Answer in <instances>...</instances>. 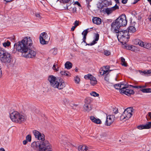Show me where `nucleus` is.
Listing matches in <instances>:
<instances>
[{
    "label": "nucleus",
    "instance_id": "1",
    "mask_svg": "<svg viewBox=\"0 0 151 151\" xmlns=\"http://www.w3.org/2000/svg\"><path fill=\"white\" fill-rule=\"evenodd\" d=\"M32 44V42L31 38L26 37L21 41L15 43L14 47L17 51L24 54L28 51L29 47L31 46Z\"/></svg>",
    "mask_w": 151,
    "mask_h": 151
},
{
    "label": "nucleus",
    "instance_id": "2",
    "mask_svg": "<svg viewBox=\"0 0 151 151\" xmlns=\"http://www.w3.org/2000/svg\"><path fill=\"white\" fill-rule=\"evenodd\" d=\"M31 146L35 150H38L39 149L40 151H52L50 144L47 140L33 142Z\"/></svg>",
    "mask_w": 151,
    "mask_h": 151
},
{
    "label": "nucleus",
    "instance_id": "3",
    "mask_svg": "<svg viewBox=\"0 0 151 151\" xmlns=\"http://www.w3.org/2000/svg\"><path fill=\"white\" fill-rule=\"evenodd\" d=\"M10 117L13 122L19 124L24 122L27 118L25 114L17 111H14L10 114Z\"/></svg>",
    "mask_w": 151,
    "mask_h": 151
},
{
    "label": "nucleus",
    "instance_id": "4",
    "mask_svg": "<svg viewBox=\"0 0 151 151\" xmlns=\"http://www.w3.org/2000/svg\"><path fill=\"white\" fill-rule=\"evenodd\" d=\"M114 86L116 89L119 90V92L121 93H124L128 96L134 93L133 90L129 89V85L121 83L119 84H115Z\"/></svg>",
    "mask_w": 151,
    "mask_h": 151
},
{
    "label": "nucleus",
    "instance_id": "5",
    "mask_svg": "<svg viewBox=\"0 0 151 151\" xmlns=\"http://www.w3.org/2000/svg\"><path fill=\"white\" fill-rule=\"evenodd\" d=\"M117 37L119 41L122 44H126L129 41V36L127 31H119L117 33Z\"/></svg>",
    "mask_w": 151,
    "mask_h": 151
},
{
    "label": "nucleus",
    "instance_id": "6",
    "mask_svg": "<svg viewBox=\"0 0 151 151\" xmlns=\"http://www.w3.org/2000/svg\"><path fill=\"white\" fill-rule=\"evenodd\" d=\"M133 109L132 108H127L124 111V112L121 116L120 118L122 119H125L128 120L132 116V113Z\"/></svg>",
    "mask_w": 151,
    "mask_h": 151
},
{
    "label": "nucleus",
    "instance_id": "7",
    "mask_svg": "<svg viewBox=\"0 0 151 151\" xmlns=\"http://www.w3.org/2000/svg\"><path fill=\"white\" fill-rule=\"evenodd\" d=\"M115 21L120 27L124 26L127 24V20H126V16L125 14H122Z\"/></svg>",
    "mask_w": 151,
    "mask_h": 151
},
{
    "label": "nucleus",
    "instance_id": "8",
    "mask_svg": "<svg viewBox=\"0 0 151 151\" xmlns=\"http://www.w3.org/2000/svg\"><path fill=\"white\" fill-rule=\"evenodd\" d=\"M50 86L54 88H57L60 90L65 87V82L60 81V80L58 81L57 79L50 85Z\"/></svg>",
    "mask_w": 151,
    "mask_h": 151
},
{
    "label": "nucleus",
    "instance_id": "9",
    "mask_svg": "<svg viewBox=\"0 0 151 151\" xmlns=\"http://www.w3.org/2000/svg\"><path fill=\"white\" fill-rule=\"evenodd\" d=\"M83 111L85 112H89L92 109L91 105L89 100L85 99V104L83 106Z\"/></svg>",
    "mask_w": 151,
    "mask_h": 151
},
{
    "label": "nucleus",
    "instance_id": "10",
    "mask_svg": "<svg viewBox=\"0 0 151 151\" xmlns=\"http://www.w3.org/2000/svg\"><path fill=\"white\" fill-rule=\"evenodd\" d=\"M36 51L33 50L29 49L28 52H27L23 55L24 57L27 58H33L36 56Z\"/></svg>",
    "mask_w": 151,
    "mask_h": 151
},
{
    "label": "nucleus",
    "instance_id": "11",
    "mask_svg": "<svg viewBox=\"0 0 151 151\" xmlns=\"http://www.w3.org/2000/svg\"><path fill=\"white\" fill-rule=\"evenodd\" d=\"M84 78L86 79L90 80V83L93 86L95 85L97 83V81L96 78L90 74L85 75Z\"/></svg>",
    "mask_w": 151,
    "mask_h": 151
},
{
    "label": "nucleus",
    "instance_id": "12",
    "mask_svg": "<svg viewBox=\"0 0 151 151\" xmlns=\"http://www.w3.org/2000/svg\"><path fill=\"white\" fill-rule=\"evenodd\" d=\"M120 27V26L115 21L111 24V31L114 33H117L119 31Z\"/></svg>",
    "mask_w": 151,
    "mask_h": 151
},
{
    "label": "nucleus",
    "instance_id": "13",
    "mask_svg": "<svg viewBox=\"0 0 151 151\" xmlns=\"http://www.w3.org/2000/svg\"><path fill=\"white\" fill-rule=\"evenodd\" d=\"M115 118V116L113 115L107 116L106 125L107 126H110L114 120Z\"/></svg>",
    "mask_w": 151,
    "mask_h": 151
},
{
    "label": "nucleus",
    "instance_id": "14",
    "mask_svg": "<svg viewBox=\"0 0 151 151\" xmlns=\"http://www.w3.org/2000/svg\"><path fill=\"white\" fill-rule=\"evenodd\" d=\"M11 56L8 52L3 58L0 59L1 61L5 63H9L11 61Z\"/></svg>",
    "mask_w": 151,
    "mask_h": 151
},
{
    "label": "nucleus",
    "instance_id": "15",
    "mask_svg": "<svg viewBox=\"0 0 151 151\" xmlns=\"http://www.w3.org/2000/svg\"><path fill=\"white\" fill-rule=\"evenodd\" d=\"M151 127V122H149L145 125H140L137 126L139 129H149Z\"/></svg>",
    "mask_w": 151,
    "mask_h": 151
},
{
    "label": "nucleus",
    "instance_id": "16",
    "mask_svg": "<svg viewBox=\"0 0 151 151\" xmlns=\"http://www.w3.org/2000/svg\"><path fill=\"white\" fill-rule=\"evenodd\" d=\"M139 73L142 75L147 76H151V69L145 70L143 71L140 70L139 71Z\"/></svg>",
    "mask_w": 151,
    "mask_h": 151
},
{
    "label": "nucleus",
    "instance_id": "17",
    "mask_svg": "<svg viewBox=\"0 0 151 151\" xmlns=\"http://www.w3.org/2000/svg\"><path fill=\"white\" fill-rule=\"evenodd\" d=\"M63 144L65 146L66 149H67V151H69L70 150V151H72L71 148L74 147V146L70 144L69 142H64Z\"/></svg>",
    "mask_w": 151,
    "mask_h": 151
},
{
    "label": "nucleus",
    "instance_id": "18",
    "mask_svg": "<svg viewBox=\"0 0 151 151\" xmlns=\"http://www.w3.org/2000/svg\"><path fill=\"white\" fill-rule=\"evenodd\" d=\"M79 151H89L88 147L85 145H80L78 147Z\"/></svg>",
    "mask_w": 151,
    "mask_h": 151
},
{
    "label": "nucleus",
    "instance_id": "19",
    "mask_svg": "<svg viewBox=\"0 0 151 151\" xmlns=\"http://www.w3.org/2000/svg\"><path fill=\"white\" fill-rule=\"evenodd\" d=\"M99 35L98 33L95 34V38L92 42L88 44L87 45H93L97 43V41L99 40Z\"/></svg>",
    "mask_w": 151,
    "mask_h": 151
},
{
    "label": "nucleus",
    "instance_id": "20",
    "mask_svg": "<svg viewBox=\"0 0 151 151\" xmlns=\"http://www.w3.org/2000/svg\"><path fill=\"white\" fill-rule=\"evenodd\" d=\"M90 119L93 122L97 124H101V121L99 119H96L93 116H91Z\"/></svg>",
    "mask_w": 151,
    "mask_h": 151
},
{
    "label": "nucleus",
    "instance_id": "21",
    "mask_svg": "<svg viewBox=\"0 0 151 151\" xmlns=\"http://www.w3.org/2000/svg\"><path fill=\"white\" fill-rule=\"evenodd\" d=\"M93 22L97 24H99L101 23V19L97 17H93L92 19Z\"/></svg>",
    "mask_w": 151,
    "mask_h": 151
},
{
    "label": "nucleus",
    "instance_id": "22",
    "mask_svg": "<svg viewBox=\"0 0 151 151\" xmlns=\"http://www.w3.org/2000/svg\"><path fill=\"white\" fill-rule=\"evenodd\" d=\"M40 37L43 38L44 40H46L48 41H49L50 39V38L47 35V33L45 32H44L41 33L40 35Z\"/></svg>",
    "mask_w": 151,
    "mask_h": 151
},
{
    "label": "nucleus",
    "instance_id": "23",
    "mask_svg": "<svg viewBox=\"0 0 151 151\" xmlns=\"http://www.w3.org/2000/svg\"><path fill=\"white\" fill-rule=\"evenodd\" d=\"M56 80V78L52 75L49 76L48 78V80L50 83V85Z\"/></svg>",
    "mask_w": 151,
    "mask_h": 151
},
{
    "label": "nucleus",
    "instance_id": "24",
    "mask_svg": "<svg viewBox=\"0 0 151 151\" xmlns=\"http://www.w3.org/2000/svg\"><path fill=\"white\" fill-rule=\"evenodd\" d=\"M8 53L3 48H0V60L7 54Z\"/></svg>",
    "mask_w": 151,
    "mask_h": 151
},
{
    "label": "nucleus",
    "instance_id": "25",
    "mask_svg": "<svg viewBox=\"0 0 151 151\" xmlns=\"http://www.w3.org/2000/svg\"><path fill=\"white\" fill-rule=\"evenodd\" d=\"M134 44L136 45H139L141 46H143V42L141 40L138 39H136L134 41Z\"/></svg>",
    "mask_w": 151,
    "mask_h": 151
},
{
    "label": "nucleus",
    "instance_id": "26",
    "mask_svg": "<svg viewBox=\"0 0 151 151\" xmlns=\"http://www.w3.org/2000/svg\"><path fill=\"white\" fill-rule=\"evenodd\" d=\"M72 64L69 61H67L65 63V68L68 69H70L72 68Z\"/></svg>",
    "mask_w": 151,
    "mask_h": 151
},
{
    "label": "nucleus",
    "instance_id": "27",
    "mask_svg": "<svg viewBox=\"0 0 151 151\" xmlns=\"http://www.w3.org/2000/svg\"><path fill=\"white\" fill-rule=\"evenodd\" d=\"M114 11L112 8H107L105 9V13L108 15H109L110 14L112 13Z\"/></svg>",
    "mask_w": 151,
    "mask_h": 151
},
{
    "label": "nucleus",
    "instance_id": "28",
    "mask_svg": "<svg viewBox=\"0 0 151 151\" xmlns=\"http://www.w3.org/2000/svg\"><path fill=\"white\" fill-rule=\"evenodd\" d=\"M141 47L147 49H151V44L146 43L144 44L143 42V46Z\"/></svg>",
    "mask_w": 151,
    "mask_h": 151
},
{
    "label": "nucleus",
    "instance_id": "29",
    "mask_svg": "<svg viewBox=\"0 0 151 151\" xmlns=\"http://www.w3.org/2000/svg\"><path fill=\"white\" fill-rule=\"evenodd\" d=\"M128 32H134L136 31V29L135 27L133 26H129L128 28Z\"/></svg>",
    "mask_w": 151,
    "mask_h": 151
},
{
    "label": "nucleus",
    "instance_id": "30",
    "mask_svg": "<svg viewBox=\"0 0 151 151\" xmlns=\"http://www.w3.org/2000/svg\"><path fill=\"white\" fill-rule=\"evenodd\" d=\"M38 137H37L36 139L39 140H41L42 141L44 140H45V135L43 134L40 132V134L38 136Z\"/></svg>",
    "mask_w": 151,
    "mask_h": 151
},
{
    "label": "nucleus",
    "instance_id": "31",
    "mask_svg": "<svg viewBox=\"0 0 151 151\" xmlns=\"http://www.w3.org/2000/svg\"><path fill=\"white\" fill-rule=\"evenodd\" d=\"M60 73L62 76H65L67 77L70 76V75L69 72L67 71H62L60 72Z\"/></svg>",
    "mask_w": 151,
    "mask_h": 151
},
{
    "label": "nucleus",
    "instance_id": "32",
    "mask_svg": "<svg viewBox=\"0 0 151 151\" xmlns=\"http://www.w3.org/2000/svg\"><path fill=\"white\" fill-rule=\"evenodd\" d=\"M40 43L42 45L46 44L48 43V41L47 40H44L43 38H42L40 37Z\"/></svg>",
    "mask_w": 151,
    "mask_h": 151
},
{
    "label": "nucleus",
    "instance_id": "33",
    "mask_svg": "<svg viewBox=\"0 0 151 151\" xmlns=\"http://www.w3.org/2000/svg\"><path fill=\"white\" fill-rule=\"evenodd\" d=\"M129 89H130V87H132L133 88H144L146 87L145 86H133L131 85H129Z\"/></svg>",
    "mask_w": 151,
    "mask_h": 151
},
{
    "label": "nucleus",
    "instance_id": "34",
    "mask_svg": "<svg viewBox=\"0 0 151 151\" xmlns=\"http://www.w3.org/2000/svg\"><path fill=\"white\" fill-rule=\"evenodd\" d=\"M140 90L143 93H148L151 92V88H150L142 89Z\"/></svg>",
    "mask_w": 151,
    "mask_h": 151
},
{
    "label": "nucleus",
    "instance_id": "35",
    "mask_svg": "<svg viewBox=\"0 0 151 151\" xmlns=\"http://www.w3.org/2000/svg\"><path fill=\"white\" fill-rule=\"evenodd\" d=\"M32 133L35 138H37V137H38V136L40 134V132L37 130H34L32 131Z\"/></svg>",
    "mask_w": 151,
    "mask_h": 151
},
{
    "label": "nucleus",
    "instance_id": "36",
    "mask_svg": "<svg viewBox=\"0 0 151 151\" xmlns=\"http://www.w3.org/2000/svg\"><path fill=\"white\" fill-rule=\"evenodd\" d=\"M121 64L125 67L127 66V63L125 62V59L123 57L121 58Z\"/></svg>",
    "mask_w": 151,
    "mask_h": 151
},
{
    "label": "nucleus",
    "instance_id": "37",
    "mask_svg": "<svg viewBox=\"0 0 151 151\" xmlns=\"http://www.w3.org/2000/svg\"><path fill=\"white\" fill-rule=\"evenodd\" d=\"M64 104L66 106H68L69 105V100L66 99H65L63 100Z\"/></svg>",
    "mask_w": 151,
    "mask_h": 151
},
{
    "label": "nucleus",
    "instance_id": "38",
    "mask_svg": "<svg viewBox=\"0 0 151 151\" xmlns=\"http://www.w3.org/2000/svg\"><path fill=\"white\" fill-rule=\"evenodd\" d=\"M50 52L53 55H55L57 53V50L56 49L53 48L50 50Z\"/></svg>",
    "mask_w": 151,
    "mask_h": 151
},
{
    "label": "nucleus",
    "instance_id": "39",
    "mask_svg": "<svg viewBox=\"0 0 151 151\" xmlns=\"http://www.w3.org/2000/svg\"><path fill=\"white\" fill-rule=\"evenodd\" d=\"M26 140L29 142H30L31 141L32 137L30 134H28L26 136Z\"/></svg>",
    "mask_w": 151,
    "mask_h": 151
},
{
    "label": "nucleus",
    "instance_id": "40",
    "mask_svg": "<svg viewBox=\"0 0 151 151\" xmlns=\"http://www.w3.org/2000/svg\"><path fill=\"white\" fill-rule=\"evenodd\" d=\"M10 44H11V43L9 41H7L6 42H4L3 44V46L4 47H6L7 46L8 47L10 45Z\"/></svg>",
    "mask_w": 151,
    "mask_h": 151
},
{
    "label": "nucleus",
    "instance_id": "41",
    "mask_svg": "<svg viewBox=\"0 0 151 151\" xmlns=\"http://www.w3.org/2000/svg\"><path fill=\"white\" fill-rule=\"evenodd\" d=\"M90 94L91 96L94 97L98 96L99 95L98 93H97L95 91H92L90 93Z\"/></svg>",
    "mask_w": 151,
    "mask_h": 151
},
{
    "label": "nucleus",
    "instance_id": "42",
    "mask_svg": "<svg viewBox=\"0 0 151 151\" xmlns=\"http://www.w3.org/2000/svg\"><path fill=\"white\" fill-rule=\"evenodd\" d=\"M108 70H104L102 69L100 71V73L101 75L102 76L104 74L107 73H108Z\"/></svg>",
    "mask_w": 151,
    "mask_h": 151
},
{
    "label": "nucleus",
    "instance_id": "43",
    "mask_svg": "<svg viewBox=\"0 0 151 151\" xmlns=\"http://www.w3.org/2000/svg\"><path fill=\"white\" fill-rule=\"evenodd\" d=\"M60 3H63V4L68 3L70 0H58Z\"/></svg>",
    "mask_w": 151,
    "mask_h": 151
},
{
    "label": "nucleus",
    "instance_id": "44",
    "mask_svg": "<svg viewBox=\"0 0 151 151\" xmlns=\"http://www.w3.org/2000/svg\"><path fill=\"white\" fill-rule=\"evenodd\" d=\"M136 49V47L134 46H131L129 47V49L133 51H134Z\"/></svg>",
    "mask_w": 151,
    "mask_h": 151
},
{
    "label": "nucleus",
    "instance_id": "45",
    "mask_svg": "<svg viewBox=\"0 0 151 151\" xmlns=\"http://www.w3.org/2000/svg\"><path fill=\"white\" fill-rule=\"evenodd\" d=\"M104 55L106 56H108L110 54V52L109 51L107 50H104Z\"/></svg>",
    "mask_w": 151,
    "mask_h": 151
},
{
    "label": "nucleus",
    "instance_id": "46",
    "mask_svg": "<svg viewBox=\"0 0 151 151\" xmlns=\"http://www.w3.org/2000/svg\"><path fill=\"white\" fill-rule=\"evenodd\" d=\"M75 83H78L80 81V78L76 76L75 78Z\"/></svg>",
    "mask_w": 151,
    "mask_h": 151
},
{
    "label": "nucleus",
    "instance_id": "47",
    "mask_svg": "<svg viewBox=\"0 0 151 151\" xmlns=\"http://www.w3.org/2000/svg\"><path fill=\"white\" fill-rule=\"evenodd\" d=\"M88 29H86L84 30L82 33V34L83 36H86L88 32Z\"/></svg>",
    "mask_w": 151,
    "mask_h": 151
},
{
    "label": "nucleus",
    "instance_id": "48",
    "mask_svg": "<svg viewBox=\"0 0 151 151\" xmlns=\"http://www.w3.org/2000/svg\"><path fill=\"white\" fill-rule=\"evenodd\" d=\"M111 8H112L114 11L116 9H119V6H117L116 4L114 6Z\"/></svg>",
    "mask_w": 151,
    "mask_h": 151
},
{
    "label": "nucleus",
    "instance_id": "49",
    "mask_svg": "<svg viewBox=\"0 0 151 151\" xmlns=\"http://www.w3.org/2000/svg\"><path fill=\"white\" fill-rule=\"evenodd\" d=\"M104 79L106 81H107V82L109 81V76L108 75H106V76L105 77Z\"/></svg>",
    "mask_w": 151,
    "mask_h": 151
},
{
    "label": "nucleus",
    "instance_id": "50",
    "mask_svg": "<svg viewBox=\"0 0 151 151\" xmlns=\"http://www.w3.org/2000/svg\"><path fill=\"white\" fill-rule=\"evenodd\" d=\"M78 23H79L78 21H76L74 23V26L76 27L78 25H79Z\"/></svg>",
    "mask_w": 151,
    "mask_h": 151
},
{
    "label": "nucleus",
    "instance_id": "51",
    "mask_svg": "<svg viewBox=\"0 0 151 151\" xmlns=\"http://www.w3.org/2000/svg\"><path fill=\"white\" fill-rule=\"evenodd\" d=\"M74 4H77L79 6H81V5L79 3V2L78 1H76L75 2Z\"/></svg>",
    "mask_w": 151,
    "mask_h": 151
},
{
    "label": "nucleus",
    "instance_id": "52",
    "mask_svg": "<svg viewBox=\"0 0 151 151\" xmlns=\"http://www.w3.org/2000/svg\"><path fill=\"white\" fill-rule=\"evenodd\" d=\"M35 16L39 18V19H40L41 18V17L40 16L39 14L37 13L35 14Z\"/></svg>",
    "mask_w": 151,
    "mask_h": 151
},
{
    "label": "nucleus",
    "instance_id": "53",
    "mask_svg": "<svg viewBox=\"0 0 151 151\" xmlns=\"http://www.w3.org/2000/svg\"><path fill=\"white\" fill-rule=\"evenodd\" d=\"M86 36H83V42L86 43Z\"/></svg>",
    "mask_w": 151,
    "mask_h": 151
},
{
    "label": "nucleus",
    "instance_id": "54",
    "mask_svg": "<svg viewBox=\"0 0 151 151\" xmlns=\"http://www.w3.org/2000/svg\"><path fill=\"white\" fill-rule=\"evenodd\" d=\"M127 1L128 0H122V2L123 4H125L127 2Z\"/></svg>",
    "mask_w": 151,
    "mask_h": 151
},
{
    "label": "nucleus",
    "instance_id": "55",
    "mask_svg": "<svg viewBox=\"0 0 151 151\" xmlns=\"http://www.w3.org/2000/svg\"><path fill=\"white\" fill-rule=\"evenodd\" d=\"M27 141L26 139L23 141V144L24 145H26L27 143Z\"/></svg>",
    "mask_w": 151,
    "mask_h": 151
},
{
    "label": "nucleus",
    "instance_id": "56",
    "mask_svg": "<svg viewBox=\"0 0 151 151\" xmlns=\"http://www.w3.org/2000/svg\"><path fill=\"white\" fill-rule=\"evenodd\" d=\"M113 111H114V113L115 114H116L118 113V110L117 109L114 110Z\"/></svg>",
    "mask_w": 151,
    "mask_h": 151
},
{
    "label": "nucleus",
    "instance_id": "57",
    "mask_svg": "<svg viewBox=\"0 0 151 151\" xmlns=\"http://www.w3.org/2000/svg\"><path fill=\"white\" fill-rule=\"evenodd\" d=\"M56 68V65L55 64H54L52 67V68L53 70H55Z\"/></svg>",
    "mask_w": 151,
    "mask_h": 151
},
{
    "label": "nucleus",
    "instance_id": "58",
    "mask_svg": "<svg viewBox=\"0 0 151 151\" xmlns=\"http://www.w3.org/2000/svg\"><path fill=\"white\" fill-rule=\"evenodd\" d=\"M68 4H67L65 6H63L64 9H68Z\"/></svg>",
    "mask_w": 151,
    "mask_h": 151
},
{
    "label": "nucleus",
    "instance_id": "59",
    "mask_svg": "<svg viewBox=\"0 0 151 151\" xmlns=\"http://www.w3.org/2000/svg\"><path fill=\"white\" fill-rule=\"evenodd\" d=\"M76 27L75 26H73L71 28V30L72 31H73L74 30Z\"/></svg>",
    "mask_w": 151,
    "mask_h": 151
},
{
    "label": "nucleus",
    "instance_id": "60",
    "mask_svg": "<svg viewBox=\"0 0 151 151\" xmlns=\"http://www.w3.org/2000/svg\"><path fill=\"white\" fill-rule=\"evenodd\" d=\"M59 67L58 66L57 68H56L55 70V71L56 72L58 71L59 70Z\"/></svg>",
    "mask_w": 151,
    "mask_h": 151
},
{
    "label": "nucleus",
    "instance_id": "61",
    "mask_svg": "<svg viewBox=\"0 0 151 151\" xmlns=\"http://www.w3.org/2000/svg\"><path fill=\"white\" fill-rule=\"evenodd\" d=\"M4 1H6V2H11L12 1H13V0H4Z\"/></svg>",
    "mask_w": 151,
    "mask_h": 151
},
{
    "label": "nucleus",
    "instance_id": "62",
    "mask_svg": "<svg viewBox=\"0 0 151 151\" xmlns=\"http://www.w3.org/2000/svg\"><path fill=\"white\" fill-rule=\"evenodd\" d=\"M140 0H134V1L133 2V4H135Z\"/></svg>",
    "mask_w": 151,
    "mask_h": 151
},
{
    "label": "nucleus",
    "instance_id": "63",
    "mask_svg": "<svg viewBox=\"0 0 151 151\" xmlns=\"http://www.w3.org/2000/svg\"><path fill=\"white\" fill-rule=\"evenodd\" d=\"M148 116L150 117V118L151 119V112H149L148 113Z\"/></svg>",
    "mask_w": 151,
    "mask_h": 151
},
{
    "label": "nucleus",
    "instance_id": "64",
    "mask_svg": "<svg viewBox=\"0 0 151 151\" xmlns=\"http://www.w3.org/2000/svg\"><path fill=\"white\" fill-rule=\"evenodd\" d=\"M0 151H5V150L3 148H1L0 149Z\"/></svg>",
    "mask_w": 151,
    "mask_h": 151
}]
</instances>
